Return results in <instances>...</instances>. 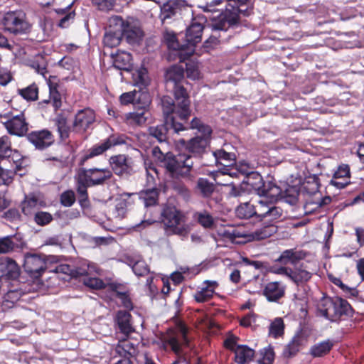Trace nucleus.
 <instances>
[{
	"label": "nucleus",
	"instance_id": "nucleus-30",
	"mask_svg": "<svg viewBox=\"0 0 364 364\" xmlns=\"http://www.w3.org/2000/svg\"><path fill=\"white\" fill-rule=\"evenodd\" d=\"M124 336L122 338H119V342L115 347V352L119 356L122 357V359H129L134 357L138 351V346L136 343L131 341Z\"/></svg>",
	"mask_w": 364,
	"mask_h": 364
},
{
	"label": "nucleus",
	"instance_id": "nucleus-60",
	"mask_svg": "<svg viewBox=\"0 0 364 364\" xmlns=\"http://www.w3.org/2000/svg\"><path fill=\"white\" fill-rule=\"evenodd\" d=\"M75 201V193L72 190L64 191L60 196V203L63 206L70 207Z\"/></svg>",
	"mask_w": 364,
	"mask_h": 364
},
{
	"label": "nucleus",
	"instance_id": "nucleus-8",
	"mask_svg": "<svg viewBox=\"0 0 364 364\" xmlns=\"http://www.w3.org/2000/svg\"><path fill=\"white\" fill-rule=\"evenodd\" d=\"M210 154L214 159L215 164L216 165H223V167L218 171H210V176L214 179L217 184L220 186L228 185L225 183L218 181V178L224 175L232 176L233 174H236V173L231 172V166L235 162V154L227 152L223 149L213 151Z\"/></svg>",
	"mask_w": 364,
	"mask_h": 364
},
{
	"label": "nucleus",
	"instance_id": "nucleus-18",
	"mask_svg": "<svg viewBox=\"0 0 364 364\" xmlns=\"http://www.w3.org/2000/svg\"><path fill=\"white\" fill-rule=\"evenodd\" d=\"M187 5L186 0H168L164 3L161 5V23H171Z\"/></svg>",
	"mask_w": 364,
	"mask_h": 364
},
{
	"label": "nucleus",
	"instance_id": "nucleus-2",
	"mask_svg": "<svg viewBox=\"0 0 364 364\" xmlns=\"http://www.w3.org/2000/svg\"><path fill=\"white\" fill-rule=\"evenodd\" d=\"M204 26L203 22L193 18L191 25L186 28L185 41L186 44L181 45L173 33H167L165 39L169 49L177 51L180 62L188 60L195 52L196 44L202 40Z\"/></svg>",
	"mask_w": 364,
	"mask_h": 364
},
{
	"label": "nucleus",
	"instance_id": "nucleus-1",
	"mask_svg": "<svg viewBox=\"0 0 364 364\" xmlns=\"http://www.w3.org/2000/svg\"><path fill=\"white\" fill-rule=\"evenodd\" d=\"M184 79V68L179 65L168 68L164 74L166 89H171L176 102L168 97L161 98L163 107L164 126L174 132L188 129L187 121L191 115L190 100L186 88L181 85Z\"/></svg>",
	"mask_w": 364,
	"mask_h": 364
},
{
	"label": "nucleus",
	"instance_id": "nucleus-64",
	"mask_svg": "<svg viewBox=\"0 0 364 364\" xmlns=\"http://www.w3.org/2000/svg\"><path fill=\"white\" fill-rule=\"evenodd\" d=\"M2 291H4V299L6 302L14 304L20 298L21 294L16 289H9L6 291H5V289H2Z\"/></svg>",
	"mask_w": 364,
	"mask_h": 364
},
{
	"label": "nucleus",
	"instance_id": "nucleus-35",
	"mask_svg": "<svg viewBox=\"0 0 364 364\" xmlns=\"http://www.w3.org/2000/svg\"><path fill=\"white\" fill-rule=\"evenodd\" d=\"M115 321L124 336L127 337L134 331L131 323V314L126 311H119L115 316Z\"/></svg>",
	"mask_w": 364,
	"mask_h": 364
},
{
	"label": "nucleus",
	"instance_id": "nucleus-5",
	"mask_svg": "<svg viewBox=\"0 0 364 364\" xmlns=\"http://www.w3.org/2000/svg\"><path fill=\"white\" fill-rule=\"evenodd\" d=\"M321 314L331 322L339 323L353 316V309L350 304L339 296L325 297L318 308Z\"/></svg>",
	"mask_w": 364,
	"mask_h": 364
},
{
	"label": "nucleus",
	"instance_id": "nucleus-37",
	"mask_svg": "<svg viewBox=\"0 0 364 364\" xmlns=\"http://www.w3.org/2000/svg\"><path fill=\"white\" fill-rule=\"evenodd\" d=\"M305 208L306 212H313L321 208L323 205H328L331 202L330 196L323 197L321 192L316 193L314 198H305Z\"/></svg>",
	"mask_w": 364,
	"mask_h": 364
},
{
	"label": "nucleus",
	"instance_id": "nucleus-14",
	"mask_svg": "<svg viewBox=\"0 0 364 364\" xmlns=\"http://www.w3.org/2000/svg\"><path fill=\"white\" fill-rule=\"evenodd\" d=\"M95 120L96 114L93 109L85 108L78 110L74 117L72 132L82 136L89 129H92Z\"/></svg>",
	"mask_w": 364,
	"mask_h": 364
},
{
	"label": "nucleus",
	"instance_id": "nucleus-19",
	"mask_svg": "<svg viewBox=\"0 0 364 364\" xmlns=\"http://www.w3.org/2000/svg\"><path fill=\"white\" fill-rule=\"evenodd\" d=\"M1 118H9L4 124L10 134L18 136H24L28 130V124L23 113L10 117L9 114L0 115Z\"/></svg>",
	"mask_w": 364,
	"mask_h": 364
},
{
	"label": "nucleus",
	"instance_id": "nucleus-50",
	"mask_svg": "<svg viewBox=\"0 0 364 364\" xmlns=\"http://www.w3.org/2000/svg\"><path fill=\"white\" fill-rule=\"evenodd\" d=\"M284 331V324L282 318H276L270 324L269 334L274 338L283 335Z\"/></svg>",
	"mask_w": 364,
	"mask_h": 364
},
{
	"label": "nucleus",
	"instance_id": "nucleus-62",
	"mask_svg": "<svg viewBox=\"0 0 364 364\" xmlns=\"http://www.w3.org/2000/svg\"><path fill=\"white\" fill-rule=\"evenodd\" d=\"M136 84L139 86H146L149 84V77L146 69H140L134 76Z\"/></svg>",
	"mask_w": 364,
	"mask_h": 364
},
{
	"label": "nucleus",
	"instance_id": "nucleus-41",
	"mask_svg": "<svg viewBox=\"0 0 364 364\" xmlns=\"http://www.w3.org/2000/svg\"><path fill=\"white\" fill-rule=\"evenodd\" d=\"M300 191V186L287 185L285 189L282 190V194L279 196V199L283 198L286 203L290 205H296L299 200Z\"/></svg>",
	"mask_w": 364,
	"mask_h": 364
},
{
	"label": "nucleus",
	"instance_id": "nucleus-33",
	"mask_svg": "<svg viewBox=\"0 0 364 364\" xmlns=\"http://www.w3.org/2000/svg\"><path fill=\"white\" fill-rule=\"evenodd\" d=\"M319 178L316 175H312L305 178L300 188L306 198H314L319 193Z\"/></svg>",
	"mask_w": 364,
	"mask_h": 364
},
{
	"label": "nucleus",
	"instance_id": "nucleus-49",
	"mask_svg": "<svg viewBox=\"0 0 364 364\" xmlns=\"http://www.w3.org/2000/svg\"><path fill=\"white\" fill-rule=\"evenodd\" d=\"M197 188L204 198H208L213 193L215 186L207 178H199L197 181Z\"/></svg>",
	"mask_w": 364,
	"mask_h": 364
},
{
	"label": "nucleus",
	"instance_id": "nucleus-22",
	"mask_svg": "<svg viewBox=\"0 0 364 364\" xmlns=\"http://www.w3.org/2000/svg\"><path fill=\"white\" fill-rule=\"evenodd\" d=\"M178 142L189 153L194 155L195 158H200L204 153L210 144V139L207 137H201L197 136L186 141L183 139L178 140Z\"/></svg>",
	"mask_w": 364,
	"mask_h": 364
},
{
	"label": "nucleus",
	"instance_id": "nucleus-24",
	"mask_svg": "<svg viewBox=\"0 0 364 364\" xmlns=\"http://www.w3.org/2000/svg\"><path fill=\"white\" fill-rule=\"evenodd\" d=\"M28 140L39 150L45 149L54 142V137L51 132L48 129L33 131L27 135Z\"/></svg>",
	"mask_w": 364,
	"mask_h": 364
},
{
	"label": "nucleus",
	"instance_id": "nucleus-3",
	"mask_svg": "<svg viewBox=\"0 0 364 364\" xmlns=\"http://www.w3.org/2000/svg\"><path fill=\"white\" fill-rule=\"evenodd\" d=\"M112 176V171L109 168H92L80 170L75 176V181L80 206H89L88 187L102 185Z\"/></svg>",
	"mask_w": 364,
	"mask_h": 364
},
{
	"label": "nucleus",
	"instance_id": "nucleus-17",
	"mask_svg": "<svg viewBox=\"0 0 364 364\" xmlns=\"http://www.w3.org/2000/svg\"><path fill=\"white\" fill-rule=\"evenodd\" d=\"M128 137L124 134H112L106 139L92 146L87 151V158L102 154L112 146L124 144Z\"/></svg>",
	"mask_w": 364,
	"mask_h": 364
},
{
	"label": "nucleus",
	"instance_id": "nucleus-28",
	"mask_svg": "<svg viewBox=\"0 0 364 364\" xmlns=\"http://www.w3.org/2000/svg\"><path fill=\"white\" fill-rule=\"evenodd\" d=\"M19 272V267L14 259L9 257L0 258V277L16 279L18 277Z\"/></svg>",
	"mask_w": 364,
	"mask_h": 364
},
{
	"label": "nucleus",
	"instance_id": "nucleus-6",
	"mask_svg": "<svg viewBox=\"0 0 364 364\" xmlns=\"http://www.w3.org/2000/svg\"><path fill=\"white\" fill-rule=\"evenodd\" d=\"M146 171V188L141 191L139 194V199L142 200L146 207L156 205L159 200V192L156 187V178H159L157 165L145 161Z\"/></svg>",
	"mask_w": 364,
	"mask_h": 364
},
{
	"label": "nucleus",
	"instance_id": "nucleus-52",
	"mask_svg": "<svg viewBox=\"0 0 364 364\" xmlns=\"http://www.w3.org/2000/svg\"><path fill=\"white\" fill-rule=\"evenodd\" d=\"M197 158L194 157V155L189 154H179V160L181 162V170L186 168L185 171H183V174H186L190 172L191 169L193 166V159Z\"/></svg>",
	"mask_w": 364,
	"mask_h": 364
},
{
	"label": "nucleus",
	"instance_id": "nucleus-58",
	"mask_svg": "<svg viewBox=\"0 0 364 364\" xmlns=\"http://www.w3.org/2000/svg\"><path fill=\"white\" fill-rule=\"evenodd\" d=\"M34 220L38 225L43 226L53 220V216L48 212L39 211L35 214Z\"/></svg>",
	"mask_w": 364,
	"mask_h": 364
},
{
	"label": "nucleus",
	"instance_id": "nucleus-43",
	"mask_svg": "<svg viewBox=\"0 0 364 364\" xmlns=\"http://www.w3.org/2000/svg\"><path fill=\"white\" fill-rule=\"evenodd\" d=\"M277 231V227L274 224V222H269L268 225L256 229L252 233V236L254 240H262L273 235Z\"/></svg>",
	"mask_w": 364,
	"mask_h": 364
},
{
	"label": "nucleus",
	"instance_id": "nucleus-20",
	"mask_svg": "<svg viewBox=\"0 0 364 364\" xmlns=\"http://www.w3.org/2000/svg\"><path fill=\"white\" fill-rule=\"evenodd\" d=\"M111 23H114L116 26H119L127 42L130 45L139 44L142 39V31L136 27H131L128 23H125L123 18L116 16L110 19Z\"/></svg>",
	"mask_w": 364,
	"mask_h": 364
},
{
	"label": "nucleus",
	"instance_id": "nucleus-26",
	"mask_svg": "<svg viewBox=\"0 0 364 364\" xmlns=\"http://www.w3.org/2000/svg\"><path fill=\"white\" fill-rule=\"evenodd\" d=\"M109 162L112 170L116 175L127 176L132 172V166L128 161V157L124 154L112 156L109 158Z\"/></svg>",
	"mask_w": 364,
	"mask_h": 364
},
{
	"label": "nucleus",
	"instance_id": "nucleus-16",
	"mask_svg": "<svg viewBox=\"0 0 364 364\" xmlns=\"http://www.w3.org/2000/svg\"><path fill=\"white\" fill-rule=\"evenodd\" d=\"M47 257L44 255L26 254L24 257L23 268L31 277L37 278L46 269Z\"/></svg>",
	"mask_w": 364,
	"mask_h": 364
},
{
	"label": "nucleus",
	"instance_id": "nucleus-25",
	"mask_svg": "<svg viewBox=\"0 0 364 364\" xmlns=\"http://www.w3.org/2000/svg\"><path fill=\"white\" fill-rule=\"evenodd\" d=\"M286 285L282 282H270L265 284L262 294L269 302H278L285 295Z\"/></svg>",
	"mask_w": 364,
	"mask_h": 364
},
{
	"label": "nucleus",
	"instance_id": "nucleus-36",
	"mask_svg": "<svg viewBox=\"0 0 364 364\" xmlns=\"http://www.w3.org/2000/svg\"><path fill=\"white\" fill-rule=\"evenodd\" d=\"M9 155L15 163L24 159L20 152L11 149L9 137L4 135L0 137V159L4 156H9Z\"/></svg>",
	"mask_w": 364,
	"mask_h": 364
},
{
	"label": "nucleus",
	"instance_id": "nucleus-42",
	"mask_svg": "<svg viewBox=\"0 0 364 364\" xmlns=\"http://www.w3.org/2000/svg\"><path fill=\"white\" fill-rule=\"evenodd\" d=\"M55 125L57 127L58 132L60 138L63 141H65L70 137L72 129L68 125L67 119L62 114H58L54 119Z\"/></svg>",
	"mask_w": 364,
	"mask_h": 364
},
{
	"label": "nucleus",
	"instance_id": "nucleus-54",
	"mask_svg": "<svg viewBox=\"0 0 364 364\" xmlns=\"http://www.w3.org/2000/svg\"><path fill=\"white\" fill-rule=\"evenodd\" d=\"M128 202L126 199H120L116 204L113 214L115 218L121 220L127 213Z\"/></svg>",
	"mask_w": 364,
	"mask_h": 364
},
{
	"label": "nucleus",
	"instance_id": "nucleus-47",
	"mask_svg": "<svg viewBox=\"0 0 364 364\" xmlns=\"http://www.w3.org/2000/svg\"><path fill=\"white\" fill-rule=\"evenodd\" d=\"M122 38V33L120 28L115 31H109L105 33L103 43L107 47L114 48L119 45Z\"/></svg>",
	"mask_w": 364,
	"mask_h": 364
},
{
	"label": "nucleus",
	"instance_id": "nucleus-48",
	"mask_svg": "<svg viewBox=\"0 0 364 364\" xmlns=\"http://www.w3.org/2000/svg\"><path fill=\"white\" fill-rule=\"evenodd\" d=\"M190 128L192 129H197L198 132L201 133L203 136L201 137H207L210 139V136L212 134V129L211 127L204 124L201 122V120L197 117H194L191 123Z\"/></svg>",
	"mask_w": 364,
	"mask_h": 364
},
{
	"label": "nucleus",
	"instance_id": "nucleus-55",
	"mask_svg": "<svg viewBox=\"0 0 364 364\" xmlns=\"http://www.w3.org/2000/svg\"><path fill=\"white\" fill-rule=\"evenodd\" d=\"M262 358L259 364H272L274 360V352L272 346H268L261 350Z\"/></svg>",
	"mask_w": 364,
	"mask_h": 364
},
{
	"label": "nucleus",
	"instance_id": "nucleus-9",
	"mask_svg": "<svg viewBox=\"0 0 364 364\" xmlns=\"http://www.w3.org/2000/svg\"><path fill=\"white\" fill-rule=\"evenodd\" d=\"M161 222L164 224L167 235H183L185 232L183 225L181 224L183 215L173 205H166L161 213Z\"/></svg>",
	"mask_w": 364,
	"mask_h": 364
},
{
	"label": "nucleus",
	"instance_id": "nucleus-51",
	"mask_svg": "<svg viewBox=\"0 0 364 364\" xmlns=\"http://www.w3.org/2000/svg\"><path fill=\"white\" fill-rule=\"evenodd\" d=\"M21 96L28 101H35L38 99V88L36 84H32L26 88L18 90Z\"/></svg>",
	"mask_w": 364,
	"mask_h": 364
},
{
	"label": "nucleus",
	"instance_id": "nucleus-57",
	"mask_svg": "<svg viewBox=\"0 0 364 364\" xmlns=\"http://www.w3.org/2000/svg\"><path fill=\"white\" fill-rule=\"evenodd\" d=\"M15 244L12 241L11 236L0 238V254H6L14 249Z\"/></svg>",
	"mask_w": 364,
	"mask_h": 364
},
{
	"label": "nucleus",
	"instance_id": "nucleus-63",
	"mask_svg": "<svg viewBox=\"0 0 364 364\" xmlns=\"http://www.w3.org/2000/svg\"><path fill=\"white\" fill-rule=\"evenodd\" d=\"M92 3L101 11H109L113 9L114 0H92Z\"/></svg>",
	"mask_w": 364,
	"mask_h": 364
},
{
	"label": "nucleus",
	"instance_id": "nucleus-38",
	"mask_svg": "<svg viewBox=\"0 0 364 364\" xmlns=\"http://www.w3.org/2000/svg\"><path fill=\"white\" fill-rule=\"evenodd\" d=\"M114 66L118 70L129 71L132 68V55L127 52L117 53L114 57Z\"/></svg>",
	"mask_w": 364,
	"mask_h": 364
},
{
	"label": "nucleus",
	"instance_id": "nucleus-61",
	"mask_svg": "<svg viewBox=\"0 0 364 364\" xmlns=\"http://www.w3.org/2000/svg\"><path fill=\"white\" fill-rule=\"evenodd\" d=\"M333 178L334 179L350 178V171L349 166L348 164H344L338 166L337 170L333 173Z\"/></svg>",
	"mask_w": 364,
	"mask_h": 364
},
{
	"label": "nucleus",
	"instance_id": "nucleus-44",
	"mask_svg": "<svg viewBox=\"0 0 364 364\" xmlns=\"http://www.w3.org/2000/svg\"><path fill=\"white\" fill-rule=\"evenodd\" d=\"M193 218L205 229H213L215 219L213 215L205 210L194 213Z\"/></svg>",
	"mask_w": 364,
	"mask_h": 364
},
{
	"label": "nucleus",
	"instance_id": "nucleus-15",
	"mask_svg": "<svg viewBox=\"0 0 364 364\" xmlns=\"http://www.w3.org/2000/svg\"><path fill=\"white\" fill-rule=\"evenodd\" d=\"M269 198L262 197L258 200L257 204L255 205L256 210L255 216L260 220L267 219L269 222H274L278 220L282 215V210L281 208L276 206L274 202Z\"/></svg>",
	"mask_w": 364,
	"mask_h": 364
},
{
	"label": "nucleus",
	"instance_id": "nucleus-12",
	"mask_svg": "<svg viewBox=\"0 0 364 364\" xmlns=\"http://www.w3.org/2000/svg\"><path fill=\"white\" fill-rule=\"evenodd\" d=\"M253 176L257 182L252 183V186L260 197L269 198L272 200L279 199V196L282 194V189L277 185L272 178H267L264 181L259 173H254Z\"/></svg>",
	"mask_w": 364,
	"mask_h": 364
},
{
	"label": "nucleus",
	"instance_id": "nucleus-27",
	"mask_svg": "<svg viewBox=\"0 0 364 364\" xmlns=\"http://www.w3.org/2000/svg\"><path fill=\"white\" fill-rule=\"evenodd\" d=\"M123 260L132 267L134 273L138 277L144 276L149 272L147 264L139 254H127Z\"/></svg>",
	"mask_w": 364,
	"mask_h": 364
},
{
	"label": "nucleus",
	"instance_id": "nucleus-23",
	"mask_svg": "<svg viewBox=\"0 0 364 364\" xmlns=\"http://www.w3.org/2000/svg\"><path fill=\"white\" fill-rule=\"evenodd\" d=\"M56 80L57 78L55 76L49 77L47 81L49 87V97L38 103L41 107H43L44 105L51 104L55 111L60 109L63 105V95L59 90L60 86Z\"/></svg>",
	"mask_w": 364,
	"mask_h": 364
},
{
	"label": "nucleus",
	"instance_id": "nucleus-21",
	"mask_svg": "<svg viewBox=\"0 0 364 364\" xmlns=\"http://www.w3.org/2000/svg\"><path fill=\"white\" fill-rule=\"evenodd\" d=\"M15 165V169L10 168L7 166V162L5 160L0 161V185H9L12 183L14 177L16 174L23 176L25 172H22L23 168L27 166L26 159H22L18 161L17 163L13 161Z\"/></svg>",
	"mask_w": 364,
	"mask_h": 364
},
{
	"label": "nucleus",
	"instance_id": "nucleus-29",
	"mask_svg": "<svg viewBox=\"0 0 364 364\" xmlns=\"http://www.w3.org/2000/svg\"><path fill=\"white\" fill-rule=\"evenodd\" d=\"M218 234L225 241H229L232 243H241L243 241L238 240V239H245L247 235L246 231L240 227L227 226L218 230Z\"/></svg>",
	"mask_w": 364,
	"mask_h": 364
},
{
	"label": "nucleus",
	"instance_id": "nucleus-7",
	"mask_svg": "<svg viewBox=\"0 0 364 364\" xmlns=\"http://www.w3.org/2000/svg\"><path fill=\"white\" fill-rule=\"evenodd\" d=\"M2 24L5 31L15 35L27 33L31 29L26 15L21 10L6 12L4 15Z\"/></svg>",
	"mask_w": 364,
	"mask_h": 364
},
{
	"label": "nucleus",
	"instance_id": "nucleus-11",
	"mask_svg": "<svg viewBox=\"0 0 364 364\" xmlns=\"http://www.w3.org/2000/svg\"><path fill=\"white\" fill-rule=\"evenodd\" d=\"M169 337L168 338V346L176 354H181L183 346H188L189 340L187 337V328L183 323L178 320L175 321L173 328L167 329Z\"/></svg>",
	"mask_w": 364,
	"mask_h": 364
},
{
	"label": "nucleus",
	"instance_id": "nucleus-32",
	"mask_svg": "<svg viewBox=\"0 0 364 364\" xmlns=\"http://www.w3.org/2000/svg\"><path fill=\"white\" fill-rule=\"evenodd\" d=\"M98 267L97 264L91 263L86 259H81L77 261L73 265V277H87L89 275H93L95 273H98Z\"/></svg>",
	"mask_w": 364,
	"mask_h": 364
},
{
	"label": "nucleus",
	"instance_id": "nucleus-45",
	"mask_svg": "<svg viewBox=\"0 0 364 364\" xmlns=\"http://www.w3.org/2000/svg\"><path fill=\"white\" fill-rule=\"evenodd\" d=\"M147 117L144 112H129L125 114L124 121L126 124L132 127H140L145 124Z\"/></svg>",
	"mask_w": 364,
	"mask_h": 364
},
{
	"label": "nucleus",
	"instance_id": "nucleus-56",
	"mask_svg": "<svg viewBox=\"0 0 364 364\" xmlns=\"http://www.w3.org/2000/svg\"><path fill=\"white\" fill-rule=\"evenodd\" d=\"M187 77L191 80H198L200 77V71L198 65L192 61L186 63Z\"/></svg>",
	"mask_w": 364,
	"mask_h": 364
},
{
	"label": "nucleus",
	"instance_id": "nucleus-10",
	"mask_svg": "<svg viewBox=\"0 0 364 364\" xmlns=\"http://www.w3.org/2000/svg\"><path fill=\"white\" fill-rule=\"evenodd\" d=\"M249 0H228L225 9L223 12V20L230 26L240 23L242 17L249 16L252 9L248 6Z\"/></svg>",
	"mask_w": 364,
	"mask_h": 364
},
{
	"label": "nucleus",
	"instance_id": "nucleus-39",
	"mask_svg": "<svg viewBox=\"0 0 364 364\" xmlns=\"http://www.w3.org/2000/svg\"><path fill=\"white\" fill-rule=\"evenodd\" d=\"M333 345V341L331 340L323 341L312 346L309 353L314 358L323 357L331 351Z\"/></svg>",
	"mask_w": 364,
	"mask_h": 364
},
{
	"label": "nucleus",
	"instance_id": "nucleus-46",
	"mask_svg": "<svg viewBox=\"0 0 364 364\" xmlns=\"http://www.w3.org/2000/svg\"><path fill=\"white\" fill-rule=\"evenodd\" d=\"M255 205L249 202L241 203L235 209V215L240 219H248L255 216Z\"/></svg>",
	"mask_w": 364,
	"mask_h": 364
},
{
	"label": "nucleus",
	"instance_id": "nucleus-53",
	"mask_svg": "<svg viewBox=\"0 0 364 364\" xmlns=\"http://www.w3.org/2000/svg\"><path fill=\"white\" fill-rule=\"evenodd\" d=\"M83 284L93 289H102L106 287V284L100 279L89 275L83 279Z\"/></svg>",
	"mask_w": 364,
	"mask_h": 364
},
{
	"label": "nucleus",
	"instance_id": "nucleus-59",
	"mask_svg": "<svg viewBox=\"0 0 364 364\" xmlns=\"http://www.w3.org/2000/svg\"><path fill=\"white\" fill-rule=\"evenodd\" d=\"M37 203L38 200L35 198H26L21 204L22 212L26 215H31L33 208L36 207Z\"/></svg>",
	"mask_w": 364,
	"mask_h": 364
},
{
	"label": "nucleus",
	"instance_id": "nucleus-4",
	"mask_svg": "<svg viewBox=\"0 0 364 364\" xmlns=\"http://www.w3.org/2000/svg\"><path fill=\"white\" fill-rule=\"evenodd\" d=\"M306 257L303 251H297L294 249L284 250L277 259L284 265L290 263L293 267L290 269L289 280L296 286H303L306 284L313 276V272L306 262H300Z\"/></svg>",
	"mask_w": 364,
	"mask_h": 364
},
{
	"label": "nucleus",
	"instance_id": "nucleus-13",
	"mask_svg": "<svg viewBox=\"0 0 364 364\" xmlns=\"http://www.w3.org/2000/svg\"><path fill=\"white\" fill-rule=\"evenodd\" d=\"M239 337L231 335L224 341L225 347L235 354V361L237 364L250 363L255 355V350L247 345L238 344Z\"/></svg>",
	"mask_w": 364,
	"mask_h": 364
},
{
	"label": "nucleus",
	"instance_id": "nucleus-31",
	"mask_svg": "<svg viewBox=\"0 0 364 364\" xmlns=\"http://www.w3.org/2000/svg\"><path fill=\"white\" fill-rule=\"evenodd\" d=\"M161 163L169 173L173 174L183 175V170H181V162L179 160V154L176 156L171 152L165 155L161 151Z\"/></svg>",
	"mask_w": 364,
	"mask_h": 364
},
{
	"label": "nucleus",
	"instance_id": "nucleus-34",
	"mask_svg": "<svg viewBox=\"0 0 364 364\" xmlns=\"http://www.w3.org/2000/svg\"><path fill=\"white\" fill-rule=\"evenodd\" d=\"M218 287V283L216 281H204L200 290L198 291L194 295L195 300L198 303L207 301L213 297Z\"/></svg>",
	"mask_w": 364,
	"mask_h": 364
},
{
	"label": "nucleus",
	"instance_id": "nucleus-40",
	"mask_svg": "<svg viewBox=\"0 0 364 364\" xmlns=\"http://www.w3.org/2000/svg\"><path fill=\"white\" fill-rule=\"evenodd\" d=\"M303 341V336L300 333L295 334L289 343L283 350V355L285 358H291L296 355L299 351Z\"/></svg>",
	"mask_w": 364,
	"mask_h": 364
}]
</instances>
